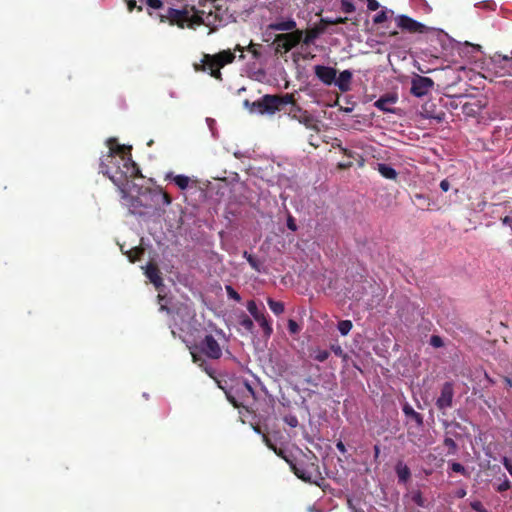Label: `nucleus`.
<instances>
[{
	"mask_svg": "<svg viewBox=\"0 0 512 512\" xmlns=\"http://www.w3.org/2000/svg\"><path fill=\"white\" fill-rule=\"evenodd\" d=\"M148 14L159 23H168L180 29H196L204 24L203 11H198L194 6H185L182 9L164 7L162 0H146Z\"/></svg>",
	"mask_w": 512,
	"mask_h": 512,
	"instance_id": "f03ea898",
	"label": "nucleus"
},
{
	"mask_svg": "<svg viewBox=\"0 0 512 512\" xmlns=\"http://www.w3.org/2000/svg\"><path fill=\"white\" fill-rule=\"evenodd\" d=\"M297 23L294 19L289 18L285 21H278L274 23H270L268 25L269 30L273 31H289L294 32L296 29Z\"/></svg>",
	"mask_w": 512,
	"mask_h": 512,
	"instance_id": "f3484780",
	"label": "nucleus"
},
{
	"mask_svg": "<svg viewBox=\"0 0 512 512\" xmlns=\"http://www.w3.org/2000/svg\"><path fill=\"white\" fill-rule=\"evenodd\" d=\"M258 47H260L259 44L256 45V44L250 42V44L246 48V50L248 52H250L252 54L253 58L256 60L261 57V52L259 51Z\"/></svg>",
	"mask_w": 512,
	"mask_h": 512,
	"instance_id": "f704fd0d",
	"label": "nucleus"
},
{
	"mask_svg": "<svg viewBox=\"0 0 512 512\" xmlns=\"http://www.w3.org/2000/svg\"><path fill=\"white\" fill-rule=\"evenodd\" d=\"M352 72L344 70L340 72L338 78L334 81L341 92H347L351 88Z\"/></svg>",
	"mask_w": 512,
	"mask_h": 512,
	"instance_id": "dca6fc26",
	"label": "nucleus"
},
{
	"mask_svg": "<svg viewBox=\"0 0 512 512\" xmlns=\"http://www.w3.org/2000/svg\"><path fill=\"white\" fill-rule=\"evenodd\" d=\"M348 508L351 510V512H365L362 508L356 507L351 499L347 500Z\"/></svg>",
	"mask_w": 512,
	"mask_h": 512,
	"instance_id": "09e8293b",
	"label": "nucleus"
},
{
	"mask_svg": "<svg viewBox=\"0 0 512 512\" xmlns=\"http://www.w3.org/2000/svg\"><path fill=\"white\" fill-rule=\"evenodd\" d=\"M332 350L334 351V353H335L336 355H338V356H341V355H342V352H343V351H342V349H341V347H340V346H336V347H334V346H333V347H332Z\"/></svg>",
	"mask_w": 512,
	"mask_h": 512,
	"instance_id": "13d9d810",
	"label": "nucleus"
},
{
	"mask_svg": "<svg viewBox=\"0 0 512 512\" xmlns=\"http://www.w3.org/2000/svg\"><path fill=\"white\" fill-rule=\"evenodd\" d=\"M290 468L293 471V473L304 482H315L314 476L318 467L314 463L306 464L304 462L293 461L292 463H290Z\"/></svg>",
	"mask_w": 512,
	"mask_h": 512,
	"instance_id": "9d476101",
	"label": "nucleus"
},
{
	"mask_svg": "<svg viewBox=\"0 0 512 512\" xmlns=\"http://www.w3.org/2000/svg\"><path fill=\"white\" fill-rule=\"evenodd\" d=\"M485 7L490 8V9H494L495 3L494 2H486Z\"/></svg>",
	"mask_w": 512,
	"mask_h": 512,
	"instance_id": "e2e57ef3",
	"label": "nucleus"
},
{
	"mask_svg": "<svg viewBox=\"0 0 512 512\" xmlns=\"http://www.w3.org/2000/svg\"><path fill=\"white\" fill-rule=\"evenodd\" d=\"M484 377L485 379L487 380V382L489 383V385H494L495 384V381L494 379H492L487 372L484 373Z\"/></svg>",
	"mask_w": 512,
	"mask_h": 512,
	"instance_id": "bf43d9fd",
	"label": "nucleus"
},
{
	"mask_svg": "<svg viewBox=\"0 0 512 512\" xmlns=\"http://www.w3.org/2000/svg\"><path fill=\"white\" fill-rule=\"evenodd\" d=\"M449 468L451 471H453L455 473H459L465 477L470 476V473L468 472V470L459 462H450Z\"/></svg>",
	"mask_w": 512,
	"mask_h": 512,
	"instance_id": "a878e982",
	"label": "nucleus"
},
{
	"mask_svg": "<svg viewBox=\"0 0 512 512\" xmlns=\"http://www.w3.org/2000/svg\"><path fill=\"white\" fill-rule=\"evenodd\" d=\"M310 121V117L309 116H305L304 117V120L303 122L305 123V125H308V122ZM300 122H302V120H300Z\"/></svg>",
	"mask_w": 512,
	"mask_h": 512,
	"instance_id": "338daca9",
	"label": "nucleus"
},
{
	"mask_svg": "<svg viewBox=\"0 0 512 512\" xmlns=\"http://www.w3.org/2000/svg\"><path fill=\"white\" fill-rule=\"evenodd\" d=\"M336 448L338 449L339 452H341L342 454H345L346 453V447L344 445V443L340 440L336 443Z\"/></svg>",
	"mask_w": 512,
	"mask_h": 512,
	"instance_id": "603ef678",
	"label": "nucleus"
},
{
	"mask_svg": "<svg viewBox=\"0 0 512 512\" xmlns=\"http://www.w3.org/2000/svg\"><path fill=\"white\" fill-rule=\"evenodd\" d=\"M245 50L240 44H237L233 51L230 49L222 50L216 54H204L201 60V64H195L194 68L196 71H208L210 76L215 78L216 80L222 81L221 68H223L227 64H231L234 62L236 56V51L241 52L239 56L240 59H244L243 51Z\"/></svg>",
	"mask_w": 512,
	"mask_h": 512,
	"instance_id": "7ed1b4c3",
	"label": "nucleus"
},
{
	"mask_svg": "<svg viewBox=\"0 0 512 512\" xmlns=\"http://www.w3.org/2000/svg\"><path fill=\"white\" fill-rule=\"evenodd\" d=\"M192 359L194 363H197L201 368L204 369V371L210 376L213 377V369L209 366L207 361L203 359V357L199 354H197L194 351H191Z\"/></svg>",
	"mask_w": 512,
	"mask_h": 512,
	"instance_id": "5701e85b",
	"label": "nucleus"
},
{
	"mask_svg": "<svg viewBox=\"0 0 512 512\" xmlns=\"http://www.w3.org/2000/svg\"><path fill=\"white\" fill-rule=\"evenodd\" d=\"M127 3V8L129 12H132L134 8H137L138 11H142V6H137L135 0H124Z\"/></svg>",
	"mask_w": 512,
	"mask_h": 512,
	"instance_id": "37998d69",
	"label": "nucleus"
},
{
	"mask_svg": "<svg viewBox=\"0 0 512 512\" xmlns=\"http://www.w3.org/2000/svg\"><path fill=\"white\" fill-rule=\"evenodd\" d=\"M324 32V27L315 26L311 29H308L305 33V36H302V41L305 45H310L314 42L316 38H318Z\"/></svg>",
	"mask_w": 512,
	"mask_h": 512,
	"instance_id": "aec40b11",
	"label": "nucleus"
},
{
	"mask_svg": "<svg viewBox=\"0 0 512 512\" xmlns=\"http://www.w3.org/2000/svg\"><path fill=\"white\" fill-rule=\"evenodd\" d=\"M267 304L270 308V310L275 314V315H281L284 310H285V307H284V303L281 302V301H276L272 298H267Z\"/></svg>",
	"mask_w": 512,
	"mask_h": 512,
	"instance_id": "b1692460",
	"label": "nucleus"
},
{
	"mask_svg": "<svg viewBox=\"0 0 512 512\" xmlns=\"http://www.w3.org/2000/svg\"><path fill=\"white\" fill-rule=\"evenodd\" d=\"M502 463H503L504 467L507 469V471L509 472V474L512 476V462L510 461V459L507 457H503Z\"/></svg>",
	"mask_w": 512,
	"mask_h": 512,
	"instance_id": "de8ad7c7",
	"label": "nucleus"
},
{
	"mask_svg": "<svg viewBox=\"0 0 512 512\" xmlns=\"http://www.w3.org/2000/svg\"><path fill=\"white\" fill-rule=\"evenodd\" d=\"M470 507L476 512H488L481 501L475 500L470 503Z\"/></svg>",
	"mask_w": 512,
	"mask_h": 512,
	"instance_id": "e433bc0d",
	"label": "nucleus"
},
{
	"mask_svg": "<svg viewBox=\"0 0 512 512\" xmlns=\"http://www.w3.org/2000/svg\"><path fill=\"white\" fill-rule=\"evenodd\" d=\"M387 10H381L379 13H377L374 18L373 22L375 24H381L387 20Z\"/></svg>",
	"mask_w": 512,
	"mask_h": 512,
	"instance_id": "c9c22d12",
	"label": "nucleus"
},
{
	"mask_svg": "<svg viewBox=\"0 0 512 512\" xmlns=\"http://www.w3.org/2000/svg\"><path fill=\"white\" fill-rule=\"evenodd\" d=\"M225 290L229 298L235 300L236 302L241 301L240 294L231 285H226Z\"/></svg>",
	"mask_w": 512,
	"mask_h": 512,
	"instance_id": "72a5a7b5",
	"label": "nucleus"
},
{
	"mask_svg": "<svg viewBox=\"0 0 512 512\" xmlns=\"http://www.w3.org/2000/svg\"><path fill=\"white\" fill-rule=\"evenodd\" d=\"M243 104H244L245 107H247V108H249L251 110L252 102H250L249 100H245Z\"/></svg>",
	"mask_w": 512,
	"mask_h": 512,
	"instance_id": "0e129e2a",
	"label": "nucleus"
},
{
	"mask_svg": "<svg viewBox=\"0 0 512 512\" xmlns=\"http://www.w3.org/2000/svg\"><path fill=\"white\" fill-rule=\"evenodd\" d=\"M227 400L235 407H246L250 400H255V391L246 380L238 381L230 389L225 390Z\"/></svg>",
	"mask_w": 512,
	"mask_h": 512,
	"instance_id": "39448f33",
	"label": "nucleus"
},
{
	"mask_svg": "<svg viewBox=\"0 0 512 512\" xmlns=\"http://www.w3.org/2000/svg\"><path fill=\"white\" fill-rule=\"evenodd\" d=\"M303 35L302 30L277 34L274 39L275 53L280 55L288 53L302 41Z\"/></svg>",
	"mask_w": 512,
	"mask_h": 512,
	"instance_id": "423d86ee",
	"label": "nucleus"
},
{
	"mask_svg": "<svg viewBox=\"0 0 512 512\" xmlns=\"http://www.w3.org/2000/svg\"><path fill=\"white\" fill-rule=\"evenodd\" d=\"M352 322L350 320H341L338 323V330L342 335H347L352 329Z\"/></svg>",
	"mask_w": 512,
	"mask_h": 512,
	"instance_id": "c85d7f7f",
	"label": "nucleus"
},
{
	"mask_svg": "<svg viewBox=\"0 0 512 512\" xmlns=\"http://www.w3.org/2000/svg\"><path fill=\"white\" fill-rule=\"evenodd\" d=\"M240 325L248 332H253L254 330V322L247 315H243L240 319Z\"/></svg>",
	"mask_w": 512,
	"mask_h": 512,
	"instance_id": "cd10ccee",
	"label": "nucleus"
},
{
	"mask_svg": "<svg viewBox=\"0 0 512 512\" xmlns=\"http://www.w3.org/2000/svg\"><path fill=\"white\" fill-rule=\"evenodd\" d=\"M287 227L290 230H292V231H296L297 230V225L295 223V220L292 217L288 218V220H287Z\"/></svg>",
	"mask_w": 512,
	"mask_h": 512,
	"instance_id": "8fccbe9b",
	"label": "nucleus"
},
{
	"mask_svg": "<svg viewBox=\"0 0 512 512\" xmlns=\"http://www.w3.org/2000/svg\"><path fill=\"white\" fill-rule=\"evenodd\" d=\"M109 151L100 159V172L117 188L129 186L135 178H141L138 165L132 160L131 147L121 145L116 138L107 140Z\"/></svg>",
	"mask_w": 512,
	"mask_h": 512,
	"instance_id": "f257e3e1",
	"label": "nucleus"
},
{
	"mask_svg": "<svg viewBox=\"0 0 512 512\" xmlns=\"http://www.w3.org/2000/svg\"><path fill=\"white\" fill-rule=\"evenodd\" d=\"M380 7V4L376 0H367V8L370 11H376Z\"/></svg>",
	"mask_w": 512,
	"mask_h": 512,
	"instance_id": "a18cd8bd",
	"label": "nucleus"
},
{
	"mask_svg": "<svg viewBox=\"0 0 512 512\" xmlns=\"http://www.w3.org/2000/svg\"><path fill=\"white\" fill-rule=\"evenodd\" d=\"M316 77L326 85H331L336 80L337 71L333 67L316 65L314 67Z\"/></svg>",
	"mask_w": 512,
	"mask_h": 512,
	"instance_id": "ddd939ff",
	"label": "nucleus"
},
{
	"mask_svg": "<svg viewBox=\"0 0 512 512\" xmlns=\"http://www.w3.org/2000/svg\"><path fill=\"white\" fill-rule=\"evenodd\" d=\"M379 454H380V447H379V445H375L374 446V458L377 459L379 457Z\"/></svg>",
	"mask_w": 512,
	"mask_h": 512,
	"instance_id": "052dcab7",
	"label": "nucleus"
},
{
	"mask_svg": "<svg viewBox=\"0 0 512 512\" xmlns=\"http://www.w3.org/2000/svg\"><path fill=\"white\" fill-rule=\"evenodd\" d=\"M173 181L181 190H185L189 186L190 178L185 175H176L173 177Z\"/></svg>",
	"mask_w": 512,
	"mask_h": 512,
	"instance_id": "393cba45",
	"label": "nucleus"
},
{
	"mask_svg": "<svg viewBox=\"0 0 512 512\" xmlns=\"http://www.w3.org/2000/svg\"><path fill=\"white\" fill-rule=\"evenodd\" d=\"M286 105H291L290 114L301 112V108L296 104L293 94L286 93L283 95L266 94L257 101L252 102L251 111L257 109L260 114H274L281 111ZM296 117V114H293Z\"/></svg>",
	"mask_w": 512,
	"mask_h": 512,
	"instance_id": "20e7f679",
	"label": "nucleus"
},
{
	"mask_svg": "<svg viewBox=\"0 0 512 512\" xmlns=\"http://www.w3.org/2000/svg\"><path fill=\"white\" fill-rule=\"evenodd\" d=\"M273 452H274L277 456H279V457H281L282 459H284V460H285L289 465H290V463H292V462H293V460H292V459H290V458L287 456V454H286L285 450H283L282 448H278V447L276 446V447H275V450H273Z\"/></svg>",
	"mask_w": 512,
	"mask_h": 512,
	"instance_id": "58836bf2",
	"label": "nucleus"
},
{
	"mask_svg": "<svg viewBox=\"0 0 512 512\" xmlns=\"http://www.w3.org/2000/svg\"><path fill=\"white\" fill-rule=\"evenodd\" d=\"M395 20L400 29L409 33H425L427 31V27L424 24L407 15H399Z\"/></svg>",
	"mask_w": 512,
	"mask_h": 512,
	"instance_id": "f8f14e48",
	"label": "nucleus"
},
{
	"mask_svg": "<svg viewBox=\"0 0 512 512\" xmlns=\"http://www.w3.org/2000/svg\"><path fill=\"white\" fill-rule=\"evenodd\" d=\"M118 190L121 194L122 205L126 206L132 213H134V211L141 206V201L138 197L130 194V185L119 188Z\"/></svg>",
	"mask_w": 512,
	"mask_h": 512,
	"instance_id": "4468645a",
	"label": "nucleus"
},
{
	"mask_svg": "<svg viewBox=\"0 0 512 512\" xmlns=\"http://www.w3.org/2000/svg\"><path fill=\"white\" fill-rule=\"evenodd\" d=\"M390 35L391 36H396V35H398V32L397 31H393V32L390 33Z\"/></svg>",
	"mask_w": 512,
	"mask_h": 512,
	"instance_id": "774afa93",
	"label": "nucleus"
},
{
	"mask_svg": "<svg viewBox=\"0 0 512 512\" xmlns=\"http://www.w3.org/2000/svg\"><path fill=\"white\" fill-rule=\"evenodd\" d=\"M467 492L465 489H459L457 492H456V496L458 498H464L466 496Z\"/></svg>",
	"mask_w": 512,
	"mask_h": 512,
	"instance_id": "4d7b16f0",
	"label": "nucleus"
},
{
	"mask_svg": "<svg viewBox=\"0 0 512 512\" xmlns=\"http://www.w3.org/2000/svg\"><path fill=\"white\" fill-rule=\"evenodd\" d=\"M145 274L147 278L151 281V283L155 285L156 288H159L160 286L163 285L160 271L155 264H148L146 267Z\"/></svg>",
	"mask_w": 512,
	"mask_h": 512,
	"instance_id": "6ab92c4d",
	"label": "nucleus"
},
{
	"mask_svg": "<svg viewBox=\"0 0 512 512\" xmlns=\"http://www.w3.org/2000/svg\"><path fill=\"white\" fill-rule=\"evenodd\" d=\"M162 198H163V203H164V204H166V205L171 204V202H172V198L170 197V195H169V194H167V193H163V194H162Z\"/></svg>",
	"mask_w": 512,
	"mask_h": 512,
	"instance_id": "864d4df0",
	"label": "nucleus"
},
{
	"mask_svg": "<svg viewBox=\"0 0 512 512\" xmlns=\"http://www.w3.org/2000/svg\"><path fill=\"white\" fill-rule=\"evenodd\" d=\"M312 356L316 361L324 362L329 358L330 352L328 350L315 349Z\"/></svg>",
	"mask_w": 512,
	"mask_h": 512,
	"instance_id": "bb28decb",
	"label": "nucleus"
},
{
	"mask_svg": "<svg viewBox=\"0 0 512 512\" xmlns=\"http://www.w3.org/2000/svg\"><path fill=\"white\" fill-rule=\"evenodd\" d=\"M430 344L434 348H440L444 345L443 339L438 335H432L430 338Z\"/></svg>",
	"mask_w": 512,
	"mask_h": 512,
	"instance_id": "4c0bfd02",
	"label": "nucleus"
},
{
	"mask_svg": "<svg viewBox=\"0 0 512 512\" xmlns=\"http://www.w3.org/2000/svg\"><path fill=\"white\" fill-rule=\"evenodd\" d=\"M395 469H396V473H397L399 482L406 483L409 480V478L411 477V471H410L409 467L407 465L403 464L402 462H399L396 465Z\"/></svg>",
	"mask_w": 512,
	"mask_h": 512,
	"instance_id": "4be33fe9",
	"label": "nucleus"
},
{
	"mask_svg": "<svg viewBox=\"0 0 512 512\" xmlns=\"http://www.w3.org/2000/svg\"><path fill=\"white\" fill-rule=\"evenodd\" d=\"M398 100L396 94H385L375 101L374 106L383 112H392L391 106Z\"/></svg>",
	"mask_w": 512,
	"mask_h": 512,
	"instance_id": "2eb2a0df",
	"label": "nucleus"
},
{
	"mask_svg": "<svg viewBox=\"0 0 512 512\" xmlns=\"http://www.w3.org/2000/svg\"><path fill=\"white\" fill-rule=\"evenodd\" d=\"M444 446L448 448V454H456L457 450H458V446L456 444V442L450 438V437H446L444 439Z\"/></svg>",
	"mask_w": 512,
	"mask_h": 512,
	"instance_id": "c756f323",
	"label": "nucleus"
},
{
	"mask_svg": "<svg viewBox=\"0 0 512 512\" xmlns=\"http://www.w3.org/2000/svg\"><path fill=\"white\" fill-rule=\"evenodd\" d=\"M440 188L442 191L447 192L450 188V183L447 179H444L440 182Z\"/></svg>",
	"mask_w": 512,
	"mask_h": 512,
	"instance_id": "3c124183",
	"label": "nucleus"
},
{
	"mask_svg": "<svg viewBox=\"0 0 512 512\" xmlns=\"http://www.w3.org/2000/svg\"><path fill=\"white\" fill-rule=\"evenodd\" d=\"M511 486H512L511 482L508 480V478L504 474L503 480L499 484L496 485L495 489L497 492L502 493V492L509 490L511 488Z\"/></svg>",
	"mask_w": 512,
	"mask_h": 512,
	"instance_id": "7c9ffc66",
	"label": "nucleus"
},
{
	"mask_svg": "<svg viewBox=\"0 0 512 512\" xmlns=\"http://www.w3.org/2000/svg\"><path fill=\"white\" fill-rule=\"evenodd\" d=\"M404 415L415 422L417 427L421 428L424 425L423 415L415 411L409 403H405L402 407Z\"/></svg>",
	"mask_w": 512,
	"mask_h": 512,
	"instance_id": "a211bd4d",
	"label": "nucleus"
},
{
	"mask_svg": "<svg viewBox=\"0 0 512 512\" xmlns=\"http://www.w3.org/2000/svg\"><path fill=\"white\" fill-rule=\"evenodd\" d=\"M454 398V384L450 381L442 385L440 395L436 400V407L440 411H445L452 407Z\"/></svg>",
	"mask_w": 512,
	"mask_h": 512,
	"instance_id": "9b49d317",
	"label": "nucleus"
},
{
	"mask_svg": "<svg viewBox=\"0 0 512 512\" xmlns=\"http://www.w3.org/2000/svg\"><path fill=\"white\" fill-rule=\"evenodd\" d=\"M263 442L270 450H275L276 445L272 442V440L266 435L263 434L262 436Z\"/></svg>",
	"mask_w": 512,
	"mask_h": 512,
	"instance_id": "c03bdc74",
	"label": "nucleus"
},
{
	"mask_svg": "<svg viewBox=\"0 0 512 512\" xmlns=\"http://www.w3.org/2000/svg\"><path fill=\"white\" fill-rule=\"evenodd\" d=\"M243 256L255 271H260L259 262L252 254H249L247 251H245Z\"/></svg>",
	"mask_w": 512,
	"mask_h": 512,
	"instance_id": "2f4dec72",
	"label": "nucleus"
},
{
	"mask_svg": "<svg viewBox=\"0 0 512 512\" xmlns=\"http://www.w3.org/2000/svg\"><path fill=\"white\" fill-rule=\"evenodd\" d=\"M196 347L210 359L216 360L222 356L221 346L211 334L205 335Z\"/></svg>",
	"mask_w": 512,
	"mask_h": 512,
	"instance_id": "0eeeda50",
	"label": "nucleus"
},
{
	"mask_svg": "<svg viewBox=\"0 0 512 512\" xmlns=\"http://www.w3.org/2000/svg\"><path fill=\"white\" fill-rule=\"evenodd\" d=\"M140 253V250H136L133 253L130 252L129 259L131 262H135L138 259V254Z\"/></svg>",
	"mask_w": 512,
	"mask_h": 512,
	"instance_id": "5fc2aeb1",
	"label": "nucleus"
},
{
	"mask_svg": "<svg viewBox=\"0 0 512 512\" xmlns=\"http://www.w3.org/2000/svg\"><path fill=\"white\" fill-rule=\"evenodd\" d=\"M288 330H289V332H290V333H292V334H296V333H298V332H299L300 327H299V325L297 324V322H296V321H294V320L290 319V320L288 321Z\"/></svg>",
	"mask_w": 512,
	"mask_h": 512,
	"instance_id": "79ce46f5",
	"label": "nucleus"
},
{
	"mask_svg": "<svg viewBox=\"0 0 512 512\" xmlns=\"http://www.w3.org/2000/svg\"><path fill=\"white\" fill-rule=\"evenodd\" d=\"M356 10L355 5L349 0H341V11L350 14Z\"/></svg>",
	"mask_w": 512,
	"mask_h": 512,
	"instance_id": "473e14b6",
	"label": "nucleus"
},
{
	"mask_svg": "<svg viewBox=\"0 0 512 512\" xmlns=\"http://www.w3.org/2000/svg\"><path fill=\"white\" fill-rule=\"evenodd\" d=\"M377 170L381 176L389 180H396L398 175L397 171L393 167L385 163H379Z\"/></svg>",
	"mask_w": 512,
	"mask_h": 512,
	"instance_id": "412c9836",
	"label": "nucleus"
},
{
	"mask_svg": "<svg viewBox=\"0 0 512 512\" xmlns=\"http://www.w3.org/2000/svg\"><path fill=\"white\" fill-rule=\"evenodd\" d=\"M160 311H167V312H170V309H169L166 305H161V306H160Z\"/></svg>",
	"mask_w": 512,
	"mask_h": 512,
	"instance_id": "69168bd1",
	"label": "nucleus"
},
{
	"mask_svg": "<svg viewBox=\"0 0 512 512\" xmlns=\"http://www.w3.org/2000/svg\"><path fill=\"white\" fill-rule=\"evenodd\" d=\"M284 421L287 425L293 428L297 427L299 423L297 417L293 415L286 416Z\"/></svg>",
	"mask_w": 512,
	"mask_h": 512,
	"instance_id": "a19ab883",
	"label": "nucleus"
},
{
	"mask_svg": "<svg viewBox=\"0 0 512 512\" xmlns=\"http://www.w3.org/2000/svg\"><path fill=\"white\" fill-rule=\"evenodd\" d=\"M347 21H348L347 17H338V18L334 19L335 25L345 24V23H347Z\"/></svg>",
	"mask_w": 512,
	"mask_h": 512,
	"instance_id": "6e6d98bb",
	"label": "nucleus"
},
{
	"mask_svg": "<svg viewBox=\"0 0 512 512\" xmlns=\"http://www.w3.org/2000/svg\"><path fill=\"white\" fill-rule=\"evenodd\" d=\"M434 87V81L426 76L416 74L411 80L410 93L418 98L427 95Z\"/></svg>",
	"mask_w": 512,
	"mask_h": 512,
	"instance_id": "1a4fd4ad",
	"label": "nucleus"
},
{
	"mask_svg": "<svg viewBox=\"0 0 512 512\" xmlns=\"http://www.w3.org/2000/svg\"><path fill=\"white\" fill-rule=\"evenodd\" d=\"M412 500L416 505H418L420 507L425 506V500H424L421 492H419V491L413 494Z\"/></svg>",
	"mask_w": 512,
	"mask_h": 512,
	"instance_id": "ea45409f",
	"label": "nucleus"
},
{
	"mask_svg": "<svg viewBox=\"0 0 512 512\" xmlns=\"http://www.w3.org/2000/svg\"><path fill=\"white\" fill-rule=\"evenodd\" d=\"M505 384L508 388H512V379L509 377H504Z\"/></svg>",
	"mask_w": 512,
	"mask_h": 512,
	"instance_id": "680f3d73",
	"label": "nucleus"
},
{
	"mask_svg": "<svg viewBox=\"0 0 512 512\" xmlns=\"http://www.w3.org/2000/svg\"><path fill=\"white\" fill-rule=\"evenodd\" d=\"M328 25H335V22H334V19H331V18H321L320 20V27H324V29L326 28V26Z\"/></svg>",
	"mask_w": 512,
	"mask_h": 512,
	"instance_id": "49530a36",
	"label": "nucleus"
},
{
	"mask_svg": "<svg viewBox=\"0 0 512 512\" xmlns=\"http://www.w3.org/2000/svg\"><path fill=\"white\" fill-rule=\"evenodd\" d=\"M247 310L252 315V317L257 321L262 328L264 335L266 337H270L273 332V328L267 319V315L265 312V308L263 307L261 310L258 309V306L254 300H249L247 302Z\"/></svg>",
	"mask_w": 512,
	"mask_h": 512,
	"instance_id": "6e6552de",
	"label": "nucleus"
}]
</instances>
